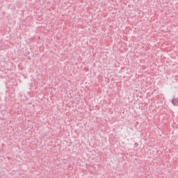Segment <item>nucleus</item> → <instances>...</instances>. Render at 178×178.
<instances>
[{
	"mask_svg": "<svg viewBox=\"0 0 178 178\" xmlns=\"http://www.w3.org/2000/svg\"><path fill=\"white\" fill-rule=\"evenodd\" d=\"M134 148H137L138 147V143H135L134 145Z\"/></svg>",
	"mask_w": 178,
	"mask_h": 178,
	"instance_id": "obj_2",
	"label": "nucleus"
},
{
	"mask_svg": "<svg viewBox=\"0 0 178 178\" xmlns=\"http://www.w3.org/2000/svg\"><path fill=\"white\" fill-rule=\"evenodd\" d=\"M171 104H172L174 106H178V97H175V96H173L171 100Z\"/></svg>",
	"mask_w": 178,
	"mask_h": 178,
	"instance_id": "obj_1",
	"label": "nucleus"
}]
</instances>
